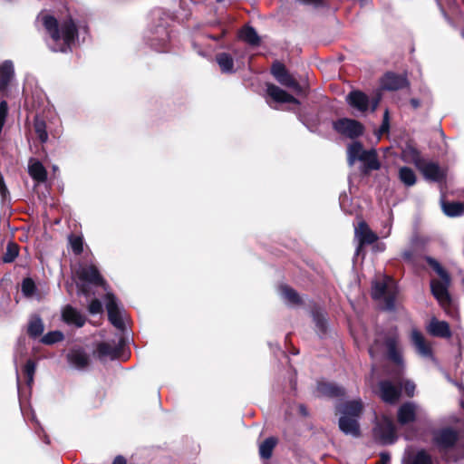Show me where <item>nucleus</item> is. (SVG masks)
I'll return each instance as SVG.
<instances>
[{"label":"nucleus","instance_id":"nucleus-50","mask_svg":"<svg viewBox=\"0 0 464 464\" xmlns=\"http://www.w3.org/2000/svg\"><path fill=\"white\" fill-rule=\"evenodd\" d=\"M288 88L292 89L298 96L305 97L307 95V88L300 85L296 80H295L294 84L290 85Z\"/></svg>","mask_w":464,"mask_h":464},{"label":"nucleus","instance_id":"nucleus-12","mask_svg":"<svg viewBox=\"0 0 464 464\" xmlns=\"http://www.w3.org/2000/svg\"><path fill=\"white\" fill-rule=\"evenodd\" d=\"M266 95L276 103H293L295 105H300V102L298 99L281 89L277 85L272 82H266Z\"/></svg>","mask_w":464,"mask_h":464},{"label":"nucleus","instance_id":"nucleus-13","mask_svg":"<svg viewBox=\"0 0 464 464\" xmlns=\"http://www.w3.org/2000/svg\"><path fill=\"white\" fill-rule=\"evenodd\" d=\"M418 407L413 401H406L401 404L397 411V422L401 426L413 423L417 420Z\"/></svg>","mask_w":464,"mask_h":464},{"label":"nucleus","instance_id":"nucleus-34","mask_svg":"<svg viewBox=\"0 0 464 464\" xmlns=\"http://www.w3.org/2000/svg\"><path fill=\"white\" fill-rule=\"evenodd\" d=\"M28 171L31 178L37 182H44L47 179V171L40 161L29 165Z\"/></svg>","mask_w":464,"mask_h":464},{"label":"nucleus","instance_id":"nucleus-47","mask_svg":"<svg viewBox=\"0 0 464 464\" xmlns=\"http://www.w3.org/2000/svg\"><path fill=\"white\" fill-rule=\"evenodd\" d=\"M7 115H8V104H7L6 101L3 100L0 102V133L3 130Z\"/></svg>","mask_w":464,"mask_h":464},{"label":"nucleus","instance_id":"nucleus-62","mask_svg":"<svg viewBox=\"0 0 464 464\" xmlns=\"http://www.w3.org/2000/svg\"><path fill=\"white\" fill-rule=\"evenodd\" d=\"M293 353H294V354H297V353H298V351H297V350H293Z\"/></svg>","mask_w":464,"mask_h":464},{"label":"nucleus","instance_id":"nucleus-29","mask_svg":"<svg viewBox=\"0 0 464 464\" xmlns=\"http://www.w3.org/2000/svg\"><path fill=\"white\" fill-rule=\"evenodd\" d=\"M312 317L319 335L322 337L326 334L328 329L326 314L320 308H314L312 311Z\"/></svg>","mask_w":464,"mask_h":464},{"label":"nucleus","instance_id":"nucleus-57","mask_svg":"<svg viewBox=\"0 0 464 464\" xmlns=\"http://www.w3.org/2000/svg\"><path fill=\"white\" fill-rule=\"evenodd\" d=\"M298 411H299V413H300L301 415H303V416H304V417L308 416V410H307V408L305 407V405H304V404H300V405L298 406Z\"/></svg>","mask_w":464,"mask_h":464},{"label":"nucleus","instance_id":"nucleus-10","mask_svg":"<svg viewBox=\"0 0 464 464\" xmlns=\"http://www.w3.org/2000/svg\"><path fill=\"white\" fill-rule=\"evenodd\" d=\"M410 82L405 74L387 72L381 80V86L386 91H398L409 87Z\"/></svg>","mask_w":464,"mask_h":464},{"label":"nucleus","instance_id":"nucleus-49","mask_svg":"<svg viewBox=\"0 0 464 464\" xmlns=\"http://www.w3.org/2000/svg\"><path fill=\"white\" fill-rule=\"evenodd\" d=\"M88 311L91 314H97L102 312V302L94 298L91 301V303L88 305Z\"/></svg>","mask_w":464,"mask_h":464},{"label":"nucleus","instance_id":"nucleus-45","mask_svg":"<svg viewBox=\"0 0 464 464\" xmlns=\"http://www.w3.org/2000/svg\"><path fill=\"white\" fill-rule=\"evenodd\" d=\"M36 291L34 281L31 277H26L22 282V292L26 296L33 295Z\"/></svg>","mask_w":464,"mask_h":464},{"label":"nucleus","instance_id":"nucleus-6","mask_svg":"<svg viewBox=\"0 0 464 464\" xmlns=\"http://www.w3.org/2000/svg\"><path fill=\"white\" fill-rule=\"evenodd\" d=\"M75 276L80 282L87 283L94 286H101L103 289H107L108 287L106 280L94 265L80 266L75 271Z\"/></svg>","mask_w":464,"mask_h":464},{"label":"nucleus","instance_id":"nucleus-42","mask_svg":"<svg viewBox=\"0 0 464 464\" xmlns=\"http://www.w3.org/2000/svg\"><path fill=\"white\" fill-rule=\"evenodd\" d=\"M64 339V335L61 331H51L45 334L42 337V343L46 345H52L53 343L62 342Z\"/></svg>","mask_w":464,"mask_h":464},{"label":"nucleus","instance_id":"nucleus-56","mask_svg":"<svg viewBox=\"0 0 464 464\" xmlns=\"http://www.w3.org/2000/svg\"><path fill=\"white\" fill-rule=\"evenodd\" d=\"M410 104L411 106L413 108V109H418L419 107H420V101L417 98H411L410 100Z\"/></svg>","mask_w":464,"mask_h":464},{"label":"nucleus","instance_id":"nucleus-9","mask_svg":"<svg viewBox=\"0 0 464 464\" xmlns=\"http://www.w3.org/2000/svg\"><path fill=\"white\" fill-rule=\"evenodd\" d=\"M423 178L431 182L441 183L446 179V172L440 168L439 163L427 161L426 160L417 169Z\"/></svg>","mask_w":464,"mask_h":464},{"label":"nucleus","instance_id":"nucleus-5","mask_svg":"<svg viewBox=\"0 0 464 464\" xmlns=\"http://www.w3.org/2000/svg\"><path fill=\"white\" fill-rule=\"evenodd\" d=\"M333 129L339 134L349 139H357L364 132V126L359 121L341 118L333 122Z\"/></svg>","mask_w":464,"mask_h":464},{"label":"nucleus","instance_id":"nucleus-8","mask_svg":"<svg viewBox=\"0 0 464 464\" xmlns=\"http://www.w3.org/2000/svg\"><path fill=\"white\" fill-rule=\"evenodd\" d=\"M105 299L108 320L115 328L123 331L125 329V324L122 320L116 296L112 293H107Z\"/></svg>","mask_w":464,"mask_h":464},{"label":"nucleus","instance_id":"nucleus-64","mask_svg":"<svg viewBox=\"0 0 464 464\" xmlns=\"http://www.w3.org/2000/svg\"><path fill=\"white\" fill-rule=\"evenodd\" d=\"M218 3H221L223 2L224 0H216Z\"/></svg>","mask_w":464,"mask_h":464},{"label":"nucleus","instance_id":"nucleus-39","mask_svg":"<svg viewBox=\"0 0 464 464\" xmlns=\"http://www.w3.org/2000/svg\"><path fill=\"white\" fill-rule=\"evenodd\" d=\"M390 291L388 285L383 281H375L372 286V297L374 300H381Z\"/></svg>","mask_w":464,"mask_h":464},{"label":"nucleus","instance_id":"nucleus-32","mask_svg":"<svg viewBox=\"0 0 464 464\" xmlns=\"http://www.w3.org/2000/svg\"><path fill=\"white\" fill-rule=\"evenodd\" d=\"M442 209L446 216L450 218L459 217L464 214V202H443Z\"/></svg>","mask_w":464,"mask_h":464},{"label":"nucleus","instance_id":"nucleus-53","mask_svg":"<svg viewBox=\"0 0 464 464\" xmlns=\"http://www.w3.org/2000/svg\"><path fill=\"white\" fill-rule=\"evenodd\" d=\"M77 285V289H78V292L82 295H83L84 296H89L91 295V290H90V284H87V283H82V282H78L76 284Z\"/></svg>","mask_w":464,"mask_h":464},{"label":"nucleus","instance_id":"nucleus-1","mask_svg":"<svg viewBox=\"0 0 464 464\" xmlns=\"http://www.w3.org/2000/svg\"><path fill=\"white\" fill-rule=\"evenodd\" d=\"M42 23L51 39L58 44L53 49V52L67 53L72 50L79 36L77 24L72 16L66 17L60 24L53 15L45 14L42 17Z\"/></svg>","mask_w":464,"mask_h":464},{"label":"nucleus","instance_id":"nucleus-3","mask_svg":"<svg viewBox=\"0 0 464 464\" xmlns=\"http://www.w3.org/2000/svg\"><path fill=\"white\" fill-rule=\"evenodd\" d=\"M374 440L381 445H392L398 440L395 424L391 417L382 415L372 429Z\"/></svg>","mask_w":464,"mask_h":464},{"label":"nucleus","instance_id":"nucleus-37","mask_svg":"<svg viewBox=\"0 0 464 464\" xmlns=\"http://www.w3.org/2000/svg\"><path fill=\"white\" fill-rule=\"evenodd\" d=\"M281 294L285 299H286L292 304H301L302 298L299 294L291 286L287 285H283L280 287Z\"/></svg>","mask_w":464,"mask_h":464},{"label":"nucleus","instance_id":"nucleus-4","mask_svg":"<svg viewBox=\"0 0 464 464\" xmlns=\"http://www.w3.org/2000/svg\"><path fill=\"white\" fill-rule=\"evenodd\" d=\"M459 440V433L451 427H444L434 430L432 433V443L443 453L453 449Z\"/></svg>","mask_w":464,"mask_h":464},{"label":"nucleus","instance_id":"nucleus-31","mask_svg":"<svg viewBox=\"0 0 464 464\" xmlns=\"http://www.w3.org/2000/svg\"><path fill=\"white\" fill-rule=\"evenodd\" d=\"M216 62L218 64L222 73H233L234 69V59L228 53H218L216 54Z\"/></svg>","mask_w":464,"mask_h":464},{"label":"nucleus","instance_id":"nucleus-44","mask_svg":"<svg viewBox=\"0 0 464 464\" xmlns=\"http://www.w3.org/2000/svg\"><path fill=\"white\" fill-rule=\"evenodd\" d=\"M411 464H433L431 456L425 450H419L412 458Z\"/></svg>","mask_w":464,"mask_h":464},{"label":"nucleus","instance_id":"nucleus-16","mask_svg":"<svg viewBox=\"0 0 464 464\" xmlns=\"http://www.w3.org/2000/svg\"><path fill=\"white\" fill-rule=\"evenodd\" d=\"M346 102L358 111L365 112L369 109L370 99L365 92L360 90H353L347 94Z\"/></svg>","mask_w":464,"mask_h":464},{"label":"nucleus","instance_id":"nucleus-17","mask_svg":"<svg viewBox=\"0 0 464 464\" xmlns=\"http://www.w3.org/2000/svg\"><path fill=\"white\" fill-rule=\"evenodd\" d=\"M270 72L281 85L287 88L294 84V81L295 80L285 65L279 61L273 62Z\"/></svg>","mask_w":464,"mask_h":464},{"label":"nucleus","instance_id":"nucleus-54","mask_svg":"<svg viewBox=\"0 0 464 464\" xmlns=\"http://www.w3.org/2000/svg\"><path fill=\"white\" fill-rule=\"evenodd\" d=\"M415 384L411 381H406L404 383V392L408 397L414 396Z\"/></svg>","mask_w":464,"mask_h":464},{"label":"nucleus","instance_id":"nucleus-23","mask_svg":"<svg viewBox=\"0 0 464 464\" xmlns=\"http://www.w3.org/2000/svg\"><path fill=\"white\" fill-rule=\"evenodd\" d=\"M68 362L75 368L82 370L89 366L90 356L83 349L72 350L67 354Z\"/></svg>","mask_w":464,"mask_h":464},{"label":"nucleus","instance_id":"nucleus-63","mask_svg":"<svg viewBox=\"0 0 464 464\" xmlns=\"http://www.w3.org/2000/svg\"><path fill=\"white\" fill-rule=\"evenodd\" d=\"M370 354L372 356V349L369 350Z\"/></svg>","mask_w":464,"mask_h":464},{"label":"nucleus","instance_id":"nucleus-25","mask_svg":"<svg viewBox=\"0 0 464 464\" xmlns=\"http://www.w3.org/2000/svg\"><path fill=\"white\" fill-rule=\"evenodd\" d=\"M318 392L329 398H340L345 395V389L332 382H319L317 386Z\"/></svg>","mask_w":464,"mask_h":464},{"label":"nucleus","instance_id":"nucleus-46","mask_svg":"<svg viewBox=\"0 0 464 464\" xmlns=\"http://www.w3.org/2000/svg\"><path fill=\"white\" fill-rule=\"evenodd\" d=\"M401 258L404 262L416 266L418 265V259L415 250L413 249H405L401 254Z\"/></svg>","mask_w":464,"mask_h":464},{"label":"nucleus","instance_id":"nucleus-18","mask_svg":"<svg viewBox=\"0 0 464 464\" xmlns=\"http://www.w3.org/2000/svg\"><path fill=\"white\" fill-rule=\"evenodd\" d=\"M339 430L346 436L359 438L362 436L361 425L356 418L341 416L338 420Z\"/></svg>","mask_w":464,"mask_h":464},{"label":"nucleus","instance_id":"nucleus-2","mask_svg":"<svg viewBox=\"0 0 464 464\" xmlns=\"http://www.w3.org/2000/svg\"><path fill=\"white\" fill-rule=\"evenodd\" d=\"M423 259L429 266L438 275L440 279L430 280V292L438 301L441 308L450 316L456 313L453 307L452 297L449 288L451 285V276L450 273L435 258L430 256H424Z\"/></svg>","mask_w":464,"mask_h":464},{"label":"nucleus","instance_id":"nucleus-33","mask_svg":"<svg viewBox=\"0 0 464 464\" xmlns=\"http://www.w3.org/2000/svg\"><path fill=\"white\" fill-rule=\"evenodd\" d=\"M277 439L276 437L266 438L259 446V455L263 459H269L273 455V450L277 445Z\"/></svg>","mask_w":464,"mask_h":464},{"label":"nucleus","instance_id":"nucleus-36","mask_svg":"<svg viewBox=\"0 0 464 464\" xmlns=\"http://www.w3.org/2000/svg\"><path fill=\"white\" fill-rule=\"evenodd\" d=\"M399 179L407 187L415 185L417 178L415 172L410 167H401L399 169Z\"/></svg>","mask_w":464,"mask_h":464},{"label":"nucleus","instance_id":"nucleus-51","mask_svg":"<svg viewBox=\"0 0 464 464\" xmlns=\"http://www.w3.org/2000/svg\"><path fill=\"white\" fill-rule=\"evenodd\" d=\"M390 130V122H389V111L386 110L383 114V120L382 125L380 126L379 131L380 133H387Z\"/></svg>","mask_w":464,"mask_h":464},{"label":"nucleus","instance_id":"nucleus-22","mask_svg":"<svg viewBox=\"0 0 464 464\" xmlns=\"http://www.w3.org/2000/svg\"><path fill=\"white\" fill-rule=\"evenodd\" d=\"M430 334L440 338H450L452 334L450 324L446 321H439L433 318L428 327Z\"/></svg>","mask_w":464,"mask_h":464},{"label":"nucleus","instance_id":"nucleus-30","mask_svg":"<svg viewBox=\"0 0 464 464\" xmlns=\"http://www.w3.org/2000/svg\"><path fill=\"white\" fill-rule=\"evenodd\" d=\"M238 37L251 46H258L261 39L256 29L250 25H245L238 33Z\"/></svg>","mask_w":464,"mask_h":464},{"label":"nucleus","instance_id":"nucleus-55","mask_svg":"<svg viewBox=\"0 0 464 464\" xmlns=\"http://www.w3.org/2000/svg\"><path fill=\"white\" fill-rule=\"evenodd\" d=\"M391 460V456L388 452H382L380 454V460L377 464H389Z\"/></svg>","mask_w":464,"mask_h":464},{"label":"nucleus","instance_id":"nucleus-40","mask_svg":"<svg viewBox=\"0 0 464 464\" xmlns=\"http://www.w3.org/2000/svg\"><path fill=\"white\" fill-rule=\"evenodd\" d=\"M36 370V363L33 359H28L23 368V373L25 377L27 386L31 387L34 383V377Z\"/></svg>","mask_w":464,"mask_h":464},{"label":"nucleus","instance_id":"nucleus-11","mask_svg":"<svg viewBox=\"0 0 464 464\" xmlns=\"http://www.w3.org/2000/svg\"><path fill=\"white\" fill-rule=\"evenodd\" d=\"M383 344L386 348V358L398 366L403 364L401 353L398 347L399 337L396 334H387L384 337Z\"/></svg>","mask_w":464,"mask_h":464},{"label":"nucleus","instance_id":"nucleus-58","mask_svg":"<svg viewBox=\"0 0 464 464\" xmlns=\"http://www.w3.org/2000/svg\"><path fill=\"white\" fill-rule=\"evenodd\" d=\"M379 102V99H374L372 102V111H375Z\"/></svg>","mask_w":464,"mask_h":464},{"label":"nucleus","instance_id":"nucleus-26","mask_svg":"<svg viewBox=\"0 0 464 464\" xmlns=\"http://www.w3.org/2000/svg\"><path fill=\"white\" fill-rule=\"evenodd\" d=\"M403 160L407 162L412 163L418 169L425 160L421 152L412 144H407L402 150Z\"/></svg>","mask_w":464,"mask_h":464},{"label":"nucleus","instance_id":"nucleus-27","mask_svg":"<svg viewBox=\"0 0 464 464\" xmlns=\"http://www.w3.org/2000/svg\"><path fill=\"white\" fill-rule=\"evenodd\" d=\"M411 340L418 352L424 356H430L432 354V349L430 343L426 341L423 334L418 331L413 330L411 333Z\"/></svg>","mask_w":464,"mask_h":464},{"label":"nucleus","instance_id":"nucleus-35","mask_svg":"<svg viewBox=\"0 0 464 464\" xmlns=\"http://www.w3.org/2000/svg\"><path fill=\"white\" fill-rule=\"evenodd\" d=\"M20 246L14 241H9L6 245V250L2 256L3 263L10 264L13 263L18 256Z\"/></svg>","mask_w":464,"mask_h":464},{"label":"nucleus","instance_id":"nucleus-21","mask_svg":"<svg viewBox=\"0 0 464 464\" xmlns=\"http://www.w3.org/2000/svg\"><path fill=\"white\" fill-rule=\"evenodd\" d=\"M360 161L363 162L362 174L367 175L371 170H378L381 163L378 160L375 150H370L363 152L360 157Z\"/></svg>","mask_w":464,"mask_h":464},{"label":"nucleus","instance_id":"nucleus-15","mask_svg":"<svg viewBox=\"0 0 464 464\" xmlns=\"http://www.w3.org/2000/svg\"><path fill=\"white\" fill-rule=\"evenodd\" d=\"M124 340L121 338L118 344H111L108 342H102L97 345V353L99 358L109 357L111 360L118 359L121 356L124 347Z\"/></svg>","mask_w":464,"mask_h":464},{"label":"nucleus","instance_id":"nucleus-14","mask_svg":"<svg viewBox=\"0 0 464 464\" xmlns=\"http://www.w3.org/2000/svg\"><path fill=\"white\" fill-rule=\"evenodd\" d=\"M364 406L361 399L347 401L336 407V412L341 416H348L359 420L363 413Z\"/></svg>","mask_w":464,"mask_h":464},{"label":"nucleus","instance_id":"nucleus-59","mask_svg":"<svg viewBox=\"0 0 464 464\" xmlns=\"http://www.w3.org/2000/svg\"><path fill=\"white\" fill-rule=\"evenodd\" d=\"M362 250V247H360V243H359L358 246L356 248V255L359 256Z\"/></svg>","mask_w":464,"mask_h":464},{"label":"nucleus","instance_id":"nucleus-48","mask_svg":"<svg viewBox=\"0 0 464 464\" xmlns=\"http://www.w3.org/2000/svg\"><path fill=\"white\" fill-rule=\"evenodd\" d=\"M385 302V306L387 310L392 311L395 309V300L396 295L395 293L392 292L391 290L385 295L384 297H382Z\"/></svg>","mask_w":464,"mask_h":464},{"label":"nucleus","instance_id":"nucleus-28","mask_svg":"<svg viewBox=\"0 0 464 464\" xmlns=\"http://www.w3.org/2000/svg\"><path fill=\"white\" fill-rule=\"evenodd\" d=\"M34 130L42 145L47 142V125L45 121L43 118L39 117L38 115H36L34 119ZM42 150L43 153L46 155V151L44 146H42Z\"/></svg>","mask_w":464,"mask_h":464},{"label":"nucleus","instance_id":"nucleus-60","mask_svg":"<svg viewBox=\"0 0 464 464\" xmlns=\"http://www.w3.org/2000/svg\"><path fill=\"white\" fill-rule=\"evenodd\" d=\"M376 247H377L378 250L382 251L384 249V245L383 244L377 245Z\"/></svg>","mask_w":464,"mask_h":464},{"label":"nucleus","instance_id":"nucleus-20","mask_svg":"<svg viewBox=\"0 0 464 464\" xmlns=\"http://www.w3.org/2000/svg\"><path fill=\"white\" fill-rule=\"evenodd\" d=\"M355 237L360 242V247L372 245L378 240V235L373 232L365 221H361L355 229Z\"/></svg>","mask_w":464,"mask_h":464},{"label":"nucleus","instance_id":"nucleus-41","mask_svg":"<svg viewBox=\"0 0 464 464\" xmlns=\"http://www.w3.org/2000/svg\"><path fill=\"white\" fill-rule=\"evenodd\" d=\"M362 144L360 141H354L348 148V160L350 164H353L354 160H360L361 155L365 152Z\"/></svg>","mask_w":464,"mask_h":464},{"label":"nucleus","instance_id":"nucleus-24","mask_svg":"<svg viewBox=\"0 0 464 464\" xmlns=\"http://www.w3.org/2000/svg\"><path fill=\"white\" fill-rule=\"evenodd\" d=\"M14 73V66L11 61H5L0 65V93L6 92Z\"/></svg>","mask_w":464,"mask_h":464},{"label":"nucleus","instance_id":"nucleus-38","mask_svg":"<svg viewBox=\"0 0 464 464\" xmlns=\"http://www.w3.org/2000/svg\"><path fill=\"white\" fill-rule=\"evenodd\" d=\"M44 327L40 317H35L29 322L27 334L32 338H37L44 333Z\"/></svg>","mask_w":464,"mask_h":464},{"label":"nucleus","instance_id":"nucleus-43","mask_svg":"<svg viewBox=\"0 0 464 464\" xmlns=\"http://www.w3.org/2000/svg\"><path fill=\"white\" fill-rule=\"evenodd\" d=\"M71 248L74 255L80 256L83 252V239L80 236L71 235L69 237Z\"/></svg>","mask_w":464,"mask_h":464},{"label":"nucleus","instance_id":"nucleus-7","mask_svg":"<svg viewBox=\"0 0 464 464\" xmlns=\"http://www.w3.org/2000/svg\"><path fill=\"white\" fill-rule=\"evenodd\" d=\"M379 396L385 403L394 405L401 396V385H394L391 381L379 382Z\"/></svg>","mask_w":464,"mask_h":464},{"label":"nucleus","instance_id":"nucleus-61","mask_svg":"<svg viewBox=\"0 0 464 464\" xmlns=\"http://www.w3.org/2000/svg\"><path fill=\"white\" fill-rule=\"evenodd\" d=\"M293 353H294V354H297V353H298V351H297V350H293Z\"/></svg>","mask_w":464,"mask_h":464},{"label":"nucleus","instance_id":"nucleus-52","mask_svg":"<svg viewBox=\"0 0 464 464\" xmlns=\"http://www.w3.org/2000/svg\"><path fill=\"white\" fill-rule=\"evenodd\" d=\"M304 5H314V7H326L328 6V3L326 0H299Z\"/></svg>","mask_w":464,"mask_h":464},{"label":"nucleus","instance_id":"nucleus-19","mask_svg":"<svg viewBox=\"0 0 464 464\" xmlns=\"http://www.w3.org/2000/svg\"><path fill=\"white\" fill-rule=\"evenodd\" d=\"M62 320L68 325L82 327L86 323V317L75 307L66 304L62 310Z\"/></svg>","mask_w":464,"mask_h":464}]
</instances>
